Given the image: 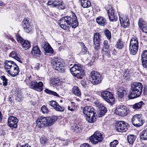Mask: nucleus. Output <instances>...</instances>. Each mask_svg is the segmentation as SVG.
<instances>
[{
	"mask_svg": "<svg viewBox=\"0 0 147 147\" xmlns=\"http://www.w3.org/2000/svg\"><path fill=\"white\" fill-rule=\"evenodd\" d=\"M109 45L103 46V47L102 49V51L103 52H105L106 53H108L109 51Z\"/></svg>",
	"mask_w": 147,
	"mask_h": 147,
	"instance_id": "obj_48",
	"label": "nucleus"
},
{
	"mask_svg": "<svg viewBox=\"0 0 147 147\" xmlns=\"http://www.w3.org/2000/svg\"><path fill=\"white\" fill-rule=\"evenodd\" d=\"M57 1H53V0H50L48 2L47 5H52V7H54V5L55 3H57Z\"/></svg>",
	"mask_w": 147,
	"mask_h": 147,
	"instance_id": "obj_49",
	"label": "nucleus"
},
{
	"mask_svg": "<svg viewBox=\"0 0 147 147\" xmlns=\"http://www.w3.org/2000/svg\"><path fill=\"white\" fill-rule=\"evenodd\" d=\"M18 119L15 117L10 116L8 118V125L11 129H16L17 127Z\"/></svg>",
	"mask_w": 147,
	"mask_h": 147,
	"instance_id": "obj_13",
	"label": "nucleus"
},
{
	"mask_svg": "<svg viewBox=\"0 0 147 147\" xmlns=\"http://www.w3.org/2000/svg\"><path fill=\"white\" fill-rule=\"evenodd\" d=\"M118 144L117 140H115L111 142L110 144V147H116V146Z\"/></svg>",
	"mask_w": 147,
	"mask_h": 147,
	"instance_id": "obj_47",
	"label": "nucleus"
},
{
	"mask_svg": "<svg viewBox=\"0 0 147 147\" xmlns=\"http://www.w3.org/2000/svg\"><path fill=\"white\" fill-rule=\"evenodd\" d=\"M103 43L104 44L103 46H106L107 45H108V42L107 40H105L104 41Z\"/></svg>",
	"mask_w": 147,
	"mask_h": 147,
	"instance_id": "obj_58",
	"label": "nucleus"
},
{
	"mask_svg": "<svg viewBox=\"0 0 147 147\" xmlns=\"http://www.w3.org/2000/svg\"><path fill=\"white\" fill-rule=\"evenodd\" d=\"M44 50L45 52V55L46 53L53 54V50L48 43L45 42L43 44Z\"/></svg>",
	"mask_w": 147,
	"mask_h": 147,
	"instance_id": "obj_23",
	"label": "nucleus"
},
{
	"mask_svg": "<svg viewBox=\"0 0 147 147\" xmlns=\"http://www.w3.org/2000/svg\"><path fill=\"white\" fill-rule=\"evenodd\" d=\"M17 55L16 51H13L9 54V56L14 58Z\"/></svg>",
	"mask_w": 147,
	"mask_h": 147,
	"instance_id": "obj_50",
	"label": "nucleus"
},
{
	"mask_svg": "<svg viewBox=\"0 0 147 147\" xmlns=\"http://www.w3.org/2000/svg\"><path fill=\"white\" fill-rule=\"evenodd\" d=\"M96 105L98 107H100V116L103 115L107 111L106 108L100 103H98Z\"/></svg>",
	"mask_w": 147,
	"mask_h": 147,
	"instance_id": "obj_26",
	"label": "nucleus"
},
{
	"mask_svg": "<svg viewBox=\"0 0 147 147\" xmlns=\"http://www.w3.org/2000/svg\"><path fill=\"white\" fill-rule=\"evenodd\" d=\"M143 85L140 82H134L131 84L128 98L133 99L140 97L142 92Z\"/></svg>",
	"mask_w": 147,
	"mask_h": 147,
	"instance_id": "obj_2",
	"label": "nucleus"
},
{
	"mask_svg": "<svg viewBox=\"0 0 147 147\" xmlns=\"http://www.w3.org/2000/svg\"><path fill=\"white\" fill-rule=\"evenodd\" d=\"M59 82H58V81H54L53 82V84L55 85H59Z\"/></svg>",
	"mask_w": 147,
	"mask_h": 147,
	"instance_id": "obj_57",
	"label": "nucleus"
},
{
	"mask_svg": "<svg viewBox=\"0 0 147 147\" xmlns=\"http://www.w3.org/2000/svg\"><path fill=\"white\" fill-rule=\"evenodd\" d=\"M119 19L121 26L124 28H126L129 26V22L128 17L126 15L119 14Z\"/></svg>",
	"mask_w": 147,
	"mask_h": 147,
	"instance_id": "obj_18",
	"label": "nucleus"
},
{
	"mask_svg": "<svg viewBox=\"0 0 147 147\" xmlns=\"http://www.w3.org/2000/svg\"><path fill=\"white\" fill-rule=\"evenodd\" d=\"M116 47L119 49H121L124 47V43L121 39H119L115 45Z\"/></svg>",
	"mask_w": 147,
	"mask_h": 147,
	"instance_id": "obj_37",
	"label": "nucleus"
},
{
	"mask_svg": "<svg viewBox=\"0 0 147 147\" xmlns=\"http://www.w3.org/2000/svg\"><path fill=\"white\" fill-rule=\"evenodd\" d=\"M129 46H138V39L137 37H132L130 41Z\"/></svg>",
	"mask_w": 147,
	"mask_h": 147,
	"instance_id": "obj_28",
	"label": "nucleus"
},
{
	"mask_svg": "<svg viewBox=\"0 0 147 147\" xmlns=\"http://www.w3.org/2000/svg\"><path fill=\"white\" fill-rule=\"evenodd\" d=\"M94 110L93 108L88 106L85 107L83 110V113L86 116V120L90 123H94L96 121L95 116L96 113Z\"/></svg>",
	"mask_w": 147,
	"mask_h": 147,
	"instance_id": "obj_4",
	"label": "nucleus"
},
{
	"mask_svg": "<svg viewBox=\"0 0 147 147\" xmlns=\"http://www.w3.org/2000/svg\"><path fill=\"white\" fill-rule=\"evenodd\" d=\"M6 71L11 76L15 77L20 72V69L17 65L16 64L11 70H8Z\"/></svg>",
	"mask_w": 147,
	"mask_h": 147,
	"instance_id": "obj_22",
	"label": "nucleus"
},
{
	"mask_svg": "<svg viewBox=\"0 0 147 147\" xmlns=\"http://www.w3.org/2000/svg\"><path fill=\"white\" fill-rule=\"evenodd\" d=\"M45 92L48 94H51L58 97L59 96L56 92L49 90L48 89H46L45 90Z\"/></svg>",
	"mask_w": 147,
	"mask_h": 147,
	"instance_id": "obj_43",
	"label": "nucleus"
},
{
	"mask_svg": "<svg viewBox=\"0 0 147 147\" xmlns=\"http://www.w3.org/2000/svg\"><path fill=\"white\" fill-rule=\"evenodd\" d=\"M112 54H114L115 55V54L117 53V51L116 49H114L112 51Z\"/></svg>",
	"mask_w": 147,
	"mask_h": 147,
	"instance_id": "obj_59",
	"label": "nucleus"
},
{
	"mask_svg": "<svg viewBox=\"0 0 147 147\" xmlns=\"http://www.w3.org/2000/svg\"><path fill=\"white\" fill-rule=\"evenodd\" d=\"M136 138V136L133 135H129L127 136V140L128 142L131 144H133Z\"/></svg>",
	"mask_w": 147,
	"mask_h": 147,
	"instance_id": "obj_33",
	"label": "nucleus"
},
{
	"mask_svg": "<svg viewBox=\"0 0 147 147\" xmlns=\"http://www.w3.org/2000/svg\"><path fill=\"white\" fill-rule=\"evenodd\" d=\"M97 22L99 24L102 26H104L107 24L106 20L103 17L99 16L96 19Z\"/></svg>",
	"mask_w": 147,
	"mask_h": 147,
	"instance_id": "obj_27",
	"label": "nucleus"
},
{
	"mask_svg": "<svg viewBox=\"0 0 147 147\" xmlns=\"http://www.w3.org/2000/svg\"><path fill=\"white\" fill-rule=\"evenodd\" d=\"M127 125V124L124 121H119L117 124L116 129L119 132H125L128 129V126Z\"/></svg>",
	"mask_w": 147,
	"mask_h": 147,
	"instance_id": "obj_16",
	"label": "nucleus"
},
{
	"mask_svg": "<svg viewBox=\"0 0 147 147\" xmlns=\"http://www.w3.org/2000/svg\"><path fill=\"white\" fill-rule=\"evenodd\" d=\"M57 117L54 116L52 117L41 116L36 121L37 125L39 127H44L45 126L52 125L57 120Z\"/></svg>",
	"mask_w": 147,
	"mask_h": 147,
	"instance_id": "obj_3",
	"label": "nucleus"
},
{
	"mask_svg": "<svg viewBox=\"0 0 147 147\" xmlns=\"http://www.w3.org/2000/svg\"><path fill=\"white\" fill-rule=\"evenodd\" d=\"M141 29L143 32L147 34V25L144 26Z\"/></svg>",
	"mask_w": 147,
	"mask_h": 147,
	"instance_id": "obj_52",
	"label": "nucleus"
},
{
	"mask_svg": "<svg viewBox=\"0 0 147 147\" xmlns=\"http://www.w3.org/2000/svg\"><path fill=\"white\" fill-rule=\"evenodd\" d=\"M11 40H12V41H15V40L13 39H12Z\"/></svg>",
	"mask_w": 147,
	"mask_h": 147,
	"instance_id": "obj_63",
	"label": "nucleus"
},
{
	"mask_svg": "<svg viewBox=\"0 0 147 147\" xmlns=\"http://www.w3.org/2000/svg\"><path fill=\"white\" fill-rule=\"evenodd\" d=\"M89 139L92 144H96L101 142L103 140V138L100 133L96 131L90 137Z\"/></svg>",
	"mask_w": 147,
	"mask_h": 147,
	"instance_id": "obj_11",
	"label": "nucleus"
},
{
	"mask_svg": "<svg viewBox=\"0 0 147 147\" xmlns=\"http://www.w3.org/2000/svg\"><path fill=\"white\" fill-rule=\"evenodd\" d=\"M81 45L82 47V50L79 53V55H84L87 52V49L83 42L81 43Z\"/></svg>",
	"mask_w": 147,
	"mask_h": 147,
	"instance_id": "obj_34",
	"label": "nucleus"
},
{
	"mask_svg": "<svg viewBox=\"0 0 147 147\" xmlns=\"http://www.w3.org/2000/svg\"><path fill=\"white\" fill-rule=\"evenodd\" d=\"M13 100V97L11 95H10L8 97V101L11 103Z\"/></svg>",
	"mask_w": 147,
	"mask_h": 147,
	"instance_id": "obj_55",
	"label": "nucleus"
},
{
	"mask_svg": "<svg viewBox=\"0 0 147 147\" xmlns=\"http://www.w3.org/2000/svg\"><path fill=\"white\" fill-rule=\"evenodd\" d=\"M90 80L94 85L97 84L101 82L102 78L101 74L96 71H92L91 72Z\"/></svg>",
	"mask_w": 147,
	"mask_h": 147,
	"instance_id": "obj_7",
	"label": "nucleus"
},
{
	"mask_svg": "<svg viewBox=\"0 0 147 147\" xmlns=\"http://www.w3.org/2000/svg\"><path fill=\"white\" fill-rule=\"evenodd\" d=\"M142 65L144 67L147 69V60H142Z\"/></svg>",
	"mask_w": 147,
	"mask_h": 147,
	"instance_id": "obj_51",
	"label": "nucleus"
},
{
	"mask_svg": "<svg viewBox=\"0 0 147 147\" xmlns=\"http://www.w3.org/2000/svg\"><path fill=\"white\" fill-rule=\"evenodd\" d=\"M54 6V7H57L59 9H65L64 4L62 2L57 1Z\"/></svg>",
	"mask_w": 147,
	"mask_h": 147,
	"instance_id": "obj_32",
	"label": "nucleus"
},
{
	"mask_svg": "<svg viewBox=\"0 0 147 147\" xmlns=\"http://www.w3.org/2000/svg\"><path fill=\"white\" fill-rule=\"evenodd\" d=\"M109 9H106L108 13L109 18L111 21H115L117 19V17L114 13V11L113 8L111 6H109Z\"/></svg>",
	"mask_w": 147,
	"mask_h": 147,
	"instance_id": "obj_21",
	"label": "nucleus"
},
{
	"mask_svg": "<svg viewBox=\"0 0 147 147\" xmlns=\"http://www.w3.org/2000/svg\"><path fill=\"white\" fill-rule=\"evenodd\" d=\"M100 35L98 32H95L93 35V44L94 49L98 51L100 49Z\"/></svg>",
	"mask_w": 147,
	"mask_h": 147,
	"instance_id": "obj_15",
	"label": "nucleus"
},
{
	"mask_svg": "<svg viewBox=\"0 0 147 147\" xmlns=\"http://www.w3.org/2000/svg\"><path fill=\"white\" fill-rule=\"evenodd\" d=\"M142 116L141 114H136L131 118V122L135 126L138 127L142 125L144 123Z\"/></svg>",
	"mask_w": 147,
	"mask_h": 147,
	"instance_id": "obj_8",
	"label": "nucleus"
},
{
	"mask_svg": "<svg viewBox=\"0 0 147 147\" xmlns=\"http://www.w3.org/2000/svg\"><path fill=\"white\" fill-rule=\"evenodd\" d=\"M48 104L53 107V108L56 111L62 112L64 110V108L63 106H60L57 102L54 100L49 101Z\"/></svg>",
	"mask_w": 147,
	"mask_h": 147,
	"instance_id": "obj_19",
	"label": "nucleus"
},
{
	"mask_svg": "<svg viewBox=\"0 0 147 147\" xmlns=\"http://www.w3.org/2000/svg\"><path fill=\"white\" fill-rule=\"evenodd\" d=\"M22 25L25 31L28 33H31L33 32L34 28L31 24V22L27 19H24L22 22Z\"/></svg>",
	"mask_w": 147,
	"mask_h": 147,
	"instance_id": "obj_12",
	"label": "nucleus"
},
{
	"mask_svg": "<svg viewBox=\"0 0 147 147\" xmlns=\"http://www.w3.org/2000/svg\"><path fill=\"white\" fill-rule=\"evenodd\" d=\"M15 59L20 63H22L20 58L17 55L14 58Z\"/></svg>",
	"mask_w": 147,
	"mask_h": 147,
	"instance_id": "obj_56",
	"label": "nucleus"
},
{
	"mask_svg": "<svg viewBox=\"0 0 147 147\" xmlns=\"http://www.w3.org/2000/svg\"><path fill=\"white\" fill-rule=\"evenodd\" d=\"M39 65H40L39 64L37 63L36 65V66H35L34 67L35 69L37 70H38Z\"/></svg>",
	"mask_w": 147,
	"mask_h": 147,
	"instance_id": "obj_60",
	"label": "nucleus"
},
{
	"mask_svg": "<svg viewBox=\"0 0 147 147\" xmlns=\"http://www.w3.org/2000/svg\"><path fill=\"white\" fill-rule=\"evenodd\" d=\"M127 109L126 106L122 104L118 105L115 110V113L122 117L126 116L127 114Z\"/></svg>",
	"mask_w": 147,
	"mask_h": 147,
	"instance_id": "obj_10",
	"label": "nucleus"
},
{
	"mask_svg": "<svg viewBox=\"0 0 147 147\" xmlns=\"http://www.w3.org/2000/svg\"><path fill=\"white\" fill-rule=\"evenodd\" d=\"M4 4V3L2 1H0V6H2Z\"/></svg>",
	"mask_w": 147,
	"mask_h": 147,
	"instance_id": "obj_62",
	"label": "nucleus"
},
{
	"mask_svg": "<svg viewBox=\"0 0 147 147\" xmlns=\"http://www.w3.org/2000/svg\"><path fill=\"white\" fill-rule=\"evenodd\" d=\"M60 27L64 30H68L71 26L73 28H76L78 25L77 17L75 14L71 12L69 16L62 18L58 22Z\"/></svg>",
	"mask_w": 147,
	"mask_h": 147,
	"instance_id": "obj_1",
	"label": "nucleus"
},
{
	"mask_svg": "<svg viewBox=\"0 0 147 147\" xmlns=\"http://www.w3.org/2000/svg\"><path fill=\"white\" fill-rule=\"evenodd\" d=\"M81 130V128L79 127L78 125L75 126L74 127V130L76 132H78L80 130Z\"/></svg>",
	"mask_w": 147,
	"mask_h": 147,
	"instance_id": "obj_53",
	"label": "nucleus"
},
{
	"mask_svg": "<svg viewBox=\"0 0 147 147\" xmlns=\"http://www.w3.org/2000/svg\"><path fill=\"white\" fill-rule=\"evenodd\" d=\"M127 91L122 88L118 89L117 93V96L119 101H122L125 99V96L126 95Z\"/></svg>",
	"mask_w": 147,
	"mask_h": 147,
	"instance_id": "obj_20",
	"label": "nucleus"
},
{
	"mask_svg": "<svg viewBox=\"0 0 147 147\" xmlns=\"http://www.w3.org/2000/svg\"><path fill=\"white\" fill-rule=\"evenodd\" d=\"M72 92L74 94L78 96H80L81 92L78 87L77 86H74L72 89Z\"/></svg>",
	"mask_w": 147,
	"mask_h": 147,
	"instance_id": "obj_36",
	"label": "nucleus"
},
{
	"mask_svg": "<svg viewBox=\"0 0 147 147\" xmlns=\"http://www.w3.org/2000/svg\"><path fill=\"white\" fill-rule=\"evenodd\" d=\"M101 96L107 102L113 104L115 101V98L113 96L112 93L109 91H106L101 93Z\"/></svg>",
	"mask_w": 147,
	"mask_h": 147,
	"instance_id": "obj_9",
	"label": "nucleus"
},
{
	"mask_svg": "<svg viewBox=\"0 0 147 147\" xmlns=\"http://www.w3.org/2000/svg\"><path fill=\"white\" fill-rule=\"evenodd\" d=\"M2 118L3 116L2 115V114L1 111H0V122L1 121Z\"/></svg>",
	"mask_w": 147,
	"mask_h": 147,
	"instance_id": "obj_61",
	"label": "nucleus"
},
{
	"mask_svg": "<svg viewBox=\"0 0 147 147\" xmlns=\"http://www.w3.org/2000/svg\"><path fill=\"white\" fill-rule=\"evenodd\" d=\"M40 141L41 144L42 145L44 146L48 144V140L45 136H43L40 138Z\"/></svg>",
	"mask_w": 147,
	"mask_h": 147,
	"instance_id": "obj_38",
	"label": "nucleus"
},
{
	"mask_svg": "<svg viewBox=\"0 0 147 147\" xmlns=\"http://www.w3.org/2000/svg\"><path fill=\"white\" fill-rule=\"evenodd\" d=\"M81 5L84 8H88L90 7L91 4L89 0H81Z\"/></svg>",
	"mask_w": 147,
	"mask_h": 147,
	"instance_id": "obj_29",
	"label": "nucleus"
},
{
	"mask_svg": "<svg viewBox=\"0 0 147 147\" xmlns=\"http://www.w3.org/2000/svg\"><path fill=\"white\" fill-rule=\"evenodd\" d=\"M80 147H91V146L88 143H84L81 145Z\"/></svg>",
	"mask_w": 147,
	"mask_h": 147,
	"instance_id": "obj_54",
	"label": "nucleus"
},
{
	"mask_svg": "<svg viewBox=\"0 0 147 147\" xmlns=\"http://www.w3.org/2000/svg\"><path fill=\"white\" fill-rule=\"evenodd\" d=\"M139 27L141 29L142 28L144 27V26L147 25L146 22L144 21L142 18H140L138 22Z\"/></svg>",
	"mask_w": 147,
	"mask_h": 147,
	"instance_id": "obj_39",
	"label": "nucleus"
},
{
	"mask_svg": "<svg viewBox=\"0 0 147 147\" xmlns=\"http://www.w3.org/2000/svg\"><path fill=\"white\" fill-rule=\"evenodd\" d=\"M103 32L105 35L108 40H110L111 38V34L110 32L107 29H105Z\"/></svg>",
	"mask_w": 147,
	"mask_h": 147,
	"instance_id": "obj_40",
	"label": "nucleus"
},
{
	"mask_svg": "<svg viewBox=\"0 0 147 147\" xmlns=\"http://www.w3.org/2000/svg\"><path fill=\"white\" fill-rule=\"evenodd\" d=\"M55 69L61 72L65 71V64L62 59L57 58L54 57L51 62Z\"/></svg>",
	"mask_w": 147,
	"mask_h": 147,
	"instance_id": "obj_5",
	"label": "nucleus"
},
{
	"mask_svg": "<svg viewBox=\"0 0 147 147\" xmlns=\"http://www.w3.org/2000/svg\"><path fill=\"white\" fill-rule=\"evenodd\" d=\"M41 110L42 112L44 114H47L49 112L48 109L44 105L42 107Z\"/></svg>",
	"mask_w": 147,
	"mask_h": 147,
	"instance_id": "obj_46",
	"label": "nucleus"
},
{
	"mask_svg": "<svg viewBox=\"0 0 147 147\" xmlns=\"http://www.w3.org/2000/svg\"><path fill=\"white\" fill-rule=\"evenodd\" d=\"M16 63L13 61L6 60L4 63V66L6 70L11 69Z\"/></svg>",
	"mask_w": 147,
	"mask_h": 147,
	"instance_id": "obj_25",
	"label": "nucleus"
},
{
	"mask_svg": "<svg viewBox=\"0 0 147 147\" xmlns=\"http://www.w3.org/2000/svg\"><path fill=\"white\" fill-rule=\"evenodd\" d=\"M1 79L3 81V85L7 86L8 84V80L4 76H2L1 77Z\"/></svg>",
	"mask_w": 147,
	"mask_h": 147,
	"instance_id": "obj_45",
	"label": "nucleus"
},
{
	"mask_svg": "<svg viewBox=\"0 0 147 147\" xmlns=\"http://www.w3.org/2000/svg\"><path fill=\"white\" fill-rule=\"evenodd\" d=\"M31 78V77H29V78Z\"/></svg>",
	"mask_w": 147,
	"mask_h": 147,
	"instance_id": "obj_64",
	"label": "nucleus"
},
{
	"mask_svg": "<svg viewBox=\"0 0 147 147\" xmlns=\"http://www.w3.org/2000/svg\"><path fill=\"white\" fill-rule=\"evenodd\" d=\"M15 94V98L16 100L20 101L22 100V98L20 92L18 91L17 92H16Z\"/></svg>",
	"mask_w": 147,
	"mask_h": 147,
	"instance_id": "obj_41",
	"label": "nucleus"
},
{
	"mask_svg": "<svg viewBox=\"0 0 147 147\" xmlns=\"http://www.w3.org/2000/svg\"><path fill=\"white\" fill-rule=\"evenodd\" d=\"M31 53L33 55L36 56L37 57H39L41 55V51L40 49L38 46L36 45L33 47Z\"/></svg>",
	"mask_w": 147,
	"mask_h": 147,
	"instance_id": "obj_24",
	"label": "nucleus"
},
{
	"mask_svg": "<svg viewBox=\"0 0 147 147\" xmlns=\"http://www.w3.org/2000/svg\"><path fill=\"white\" fill-rule=\"evenodd\" d=\"M75 104L74 102H71V103L68 107V109L71 111H73L75 110Z\"/></svg>",
	"mask_w": 147,
	"mask_h": 147,
	"instance_id": "obj_42",
	"label": "nucleus"
},
{
	"mask_svg": "<svg viewBox=\"0 0 147 147\" xmlns=\"http://www.w3.org/2000/svg\"><path fill=\"white\" fill-rule=\"evenodd\" d=\"M16 37L18 41L21 44L22 47L25 50H27L30 48L31 47L30 44L28 41L23 39L18 34L16 35Z\"/></svg>",
	"mask_w": 147,
	"mask_h": 147,
	"instance_id": "obj_14",
	"label": "nucleus"
},
{
	"mask_svg": "<svg viewBox=\"0 0 147 147\" xmlns=\"http://www.w3.org/2000/svg\"><path fill=\"white\" fill-rule=\"evenodd\" d=\"M141 60H147V50H145L143 52L141 55Z\"/></svg>",
	"mask_w": 147,
	"mask_h": 147,
	"instance_id": "obj_44",
	"label": "nucleus"
},
{
	"mask_svg": "<svg viewBox=\"0 0 147 147\" xmlns=\"http://www.w3.org/2000/svg\"><path fill=\"white\" fill-rule=\"evenodd\" d=\"M138 46H129V50L130 53L133 55H135L138 51Z\"/></svg>",
	"mask_w": 147,
	"mask_h": 147,
	"instance_id": "obj_31",
	"label": "nucleus"
},
{
	"mask_svg": "<svg viewBox=\"0 0 147 147\" xmlns=\"http://www.w3.org/2000/svg\"><path fill=\"white\" fill-rule=\"evenodd\" d=\"M70 70L72 75L80 79H82V76L84 74V70L82 67L79 65L74 64L73 67L70 69Z\"/></svg>",
	"mask_w": 147,
	"mask_h": 147,
	"instance_id": "obj_6",
	"label": "nucleus"
},
{
	"mask_svg": "<svg viewBox=\"0 0 147 147\" xmlns=\"http://www.w3.org/2000/svg\"><path fill=\"white\" fill-rule=\"evenodd\" d=\"M140 138L142 140H147V128L140 133Z\"/></svg>",
	"mask_w": 147,
	"mask_h": 147,
	"instance_id": "obj_30",
	"label": "nucleus"
},
{
	"mask_svg": "<svg viewBox=\"0 0 147 147\" xmlns=\"http://www.w3.org/2000/svg\"><path fill=\"white\" fill-rule=\"evenodd\" d=\"M43 84L41 82L38 83L36 81H32L30 86L31 88L38 91H41L43 89Z\"/></svg>",
	"mask_w": 147,
	"mask_h": 147,
	"instance_id": "obj_17",
	"label": "nucleus"
},
{
	"mask_svg": "<svg viewBox=\"0 0 147 147\" xmlns=\"http://www.w3.org/2000/svg\"><path fill=\"white\" fill-rule=\"evenodd\" d=\"M144 104V102L141 101L139 102L136 103L134 105L132 108L134 109H138L141 108L142 106Z\"/></svg>",
	"mask_w": 147,
	"mask_h": 147,
	"instance_id": "obj_35",
	"label": "nucleus"
}]
</instances>
